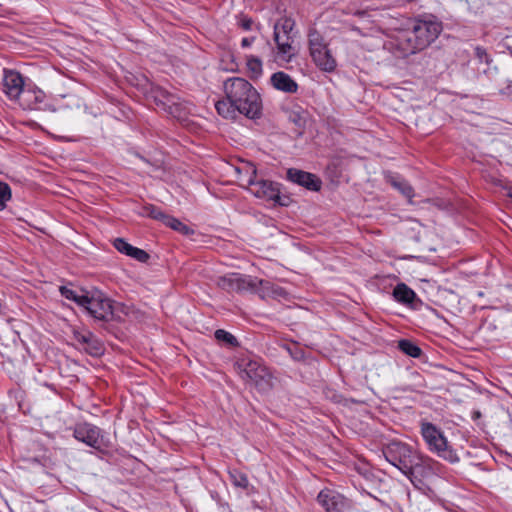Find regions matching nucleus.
<instances>
[{
    "label": "nucleus",
    "mask_w": 512,
    "mask_h": 512,
    "mask_svg": "<svg viewBox=\"0 0 512 512\" xmlns=\"http://www.w3.org/2000/svg\"><path fill=\"white\" fill-rule=\"evenodd\" d=\"M393 296L398 302L403 304H409L415 299L416 294L406 284L400 283L397 284L396 287L394 288Z\"/></svg>",
    "instance_id": "nucleus-23"
},
{
    "label": "nucleus",
    "mask_w": 512,
    "mask_h": 512,
    "mask_svg": "<svg viewBox=\"0 0 512 512\" xmlns=\"http://www.w3.org/2000/svg\"><path fill=\"white\" fill-rule=\"evenodd\" d=\"M92 333L89 331L81 332V331H74L73 337L74 340L77 342V344L84 348V345L89 341V337Z\"/></svg>",
    "instance_id": "nucleus-35"
},
{
    "label": "nucleus",
    "mask_w": 512,
    "mask_h": 512,
    "mask_svg": "<svg viewBox=\"0 0 512 512\" xmlns=\"http://www.w3.org/2000/svg\"><path fill=\"white\" fill-rule=\"evenodd\" d=\"M215 338L218 341L225 342L230 346H236L238 344L236 337L223 329H218L215 331Z\"/></svg>",
    "instance_id": "nucleus-31"
},
{
    "label": "nucleus",
    "mask_w": 512,
    "mask_h": 512,
    "mask_svg": "<svg viewBox=\"0 0 512 512\" xmlns=\"http://www.w3.org/2000/svg\"><path fill=\"white\" fill-rule=\"evenodd\" d=\"M237 369L242 380L255 386L261 392L269 391L273 386V375L259 360L241 359Z\"/></svg>",
    "instance_id": "nucleus-2"
},
{
    "label": "nucleus",
    "mask_w": 512,
    "mask_h": 512,
    "mask_svg": "<svg viewBox=\"0 0 512 512\" xmlns=\"http://www.w3.org/2000/svg\"><path fill=\"white\" fill-rule=\"evenodd\" d=\"M87 291L88 290L86 289L73 290L66 286L60 287L61 295L64 298L75 302L79 307H81V305L83 304Z\"/></svg>",
    "instance_id": "nucleus-24"
},
{
    "label": "nucleus",
    "mask_w": 512,
    "mask_h": 512,
    "mask_svg": "<svg viewBox=\"0 0 512 512\" xmlns=\"http://www.w3.org/2000/svg\"><path fill=\"white\" fill-rule=\"evenodd\" d=\"M423 49L418 47V43L413 40L412 30L398 36L394 43V53L397 57H407Z\"/></svg>",
    "instance_id": "nucleus-18"
},
{
    "label": "nucleus",
    "mask_w": 512,
    "mask_h": 512,
    "mask_svg": "<svg viewBox=\"0 0 512 512\" xmlns=\"http://www.w3.org/2000/svg\"><path fill=\"white\" fill-rule=\"evenodd\" d=\"M442 31L441 22L435 19L418 20L413 26V40L423 50L434 42Z\"/></svg>",
    "instance_id": "nucleus-11"
},
{
    "label": "nucleus",
    "mask_w": 512,
    "mask_h": 512,
    "mask_svg": "<svg viewBox=\"0 0 512 512\" xmlns=\"http://www.w3.org/2000/svg\"><path fill=\"white\" fill-rule=\"evenodd\" d=\"M45 93L38 88H27L24 90L20 98L19 104L28 110H47L50 106L45 101Z\"/></svg>",
    "instance_id": "nucleus-15"
},
{
    "label": "nucleus",
    "mask_w": 512,
    "mask_h": 512,
    "mask_svg": "<svg viewBox=\"0 0 512 512\" xmlns=\"http://www.w3.org/2000/svg\"><path fill=\"white\" fill-rule=\"evenodd\" d=\"M227 99L238 109L239 114L257 119L262 114V101L257 90L241 77L227 79L223 85Z\"/></svg>",
    "instance_id": "nucleus-1"
},
{
    "label": "nucleus",
    "mask_w": 512,
    "mask_h": 512,
    "mask_svg": "<svg viewBox=\"0 0 512 512\" xmlns=\"http://www.w3.org/2000/svg\"><path fill=\"white\" fill-rule=\"evenodd\" d=\"M81 308L97 321L109 322L114 319V301L99 289L87 291Z\"/></svg>",
    "instance_id": "nucleus-3"
},
{
    "label": "nucleus",
    "mask_w": 512,
    "mask_h": 512,
    "mask_svg": "<svg viewBox=\"0 0 512 512\" xmlns=\"http://www.w3.org/2000/svg\"><path fill=\"white\" fill-rule=\"evenodd\" d=\"M114 247L120 252L127 256H130L139 262L145 263L149 259V254L137 247L132 246L122 238H116L114 240Z\"/></svg>",
    "instance_id": "nucleus-20"
},
{
    "label": "nucleus",
    "mask_w": 512,
    "mask_h": 512,
    "mask_svg": "<svg viewBox=\"0 0 512 512\" xmlns=\"http://www.w3.org/2000/svg\"><path fill=\"white\" fill-rule=\"evenodd\" d=\"M437 462L430 457L418 454L412 463L410 472H406L405 476L415 484V481H421V478L428 477L435 472Z\"/></svg>",
    "instance_id": "nucleus-14"
},
{
    "label": "nucleus",
    "mask_w": 512,
    "mask_h": 512,
    "mask_svg": "<svg viewBox=\"0 0 512 512\" xmlns=\"http://www.w3.org/2000/svg\"><path fill=\"white\" fill-rule=\"evenodd\" d=\"M385 179L386 182L389 183L394 189L398 190L403 196L411 201L414 196V189L405 179L392 173L387 174Z\"/></svg>",
    "instance_id": "nucleus-21"
},
{
    "label": "nucleus",
    "mask_w": 512,
    "mask_h": 512,
    "mask_svg": "<svg viewBox=\"0 0 512 512\" xmlns=\"http://www.w3.org/2000/svg\"><path fill=\"white\" fill-rule=\"evenodd\" d=\"M247 68L252 77L257 78L262 74V61L253 55L247 56Z\"/></svg>",
    "instance_id": "nucleus-28"
},
{
    "label": "nucleus",
    "mask_w": 512,
    "mask_h": 512,
    "mask_svg": "<svg viewBox=\"0 0 512 512\" xmlns=\"http://www.w3.org/2000/svg\"><path fill=\"white\" fill-rule=\"evenodd\" d=\"M144 214L152 219L159 220L161 222H163L167 216V214H165L162 210H160L158 207L154 205L145 206Z\"/></svg>",
    "instance_id": "nucleus-32"
},
{
    "label": "nucleus",
    "mask_w": 512,
    "mask_h": 512,
    "mask_svg": "<svg viewBox=\"0 0 512 512\" xmlns=\"http://www.w3.org/2000/svg\"><path fill=\"white\" fill-rule=\"evenodd\" d=\"M383 453L385 459L404 475L410 472L412 463L418 455L408 444L396 441L389 443Z\"/></svg>",
    "instance_id": "nucleus-9"
},
{
    "label": "nucleus",
    "mask_w": 512,
    "mask_h": 512,
    "mask_svg": "<svg viewBox=\"0 0 512 512\" xmlns=\"http://www.w3.org/2000/svg\"><path fill=\"white\" fill-rule=\"evenodd\" d=\"M270 82L275 89L285 93L294 94L298 91V84L290 75L282 71L273 73Z\"/></svg>",
    "instance_id": "nucleus-19"
},
{
    "label": "nucleus",
    "mask_w": 512,
    "mask_h": 512,
    "mask_svg": "<svg viewBox=\"0 0 512 512\" xmlns=\"http://www.w3.org/2000/svg\"><path fill=\"white\" fill-rule=\"evenodd\" d=\"M4 92L13 100H18L24 92V81L20 73L14 70H4Z\"/></svg>",
    "instance_id": "nucleus-16"
},
{
    "label": "nucleus",
    "mask_w": 512,
    "mask_h": 512,
    "mask_svg": "<svg viewBox=\"0 0 512 512\" xmlns=\"http://www.w3.org/2000/svg\"><path fill=\"white\" fill-rule=\"evenodd\" d=\"M254 37H245L242 39L241 41V46L243 48H248L252 45V43L254 42Z\"/></svg>",
    "instance_id": "nucleus-37"
},
{
    "label": "nucleus",
    "mask_w": 512,
    "mask_h": 512,
    "mask_svg": "<svg viewBox=\"0 0 512 512\" xmlns=\"http://www.w3.org/2000/svg\"><path fill=\"white\" fill-rule=\"evenodd\" d=\"M250 170L251 174L246 180L249 191L258 198L274 201L283 205V203L280 202L279 184L264 179L257 180L256 169L251 167Z\"/></svg>",
    "instance_id": "nucleus-10"
},
{
    "label": "nucleus",
    "mask_w": 512,
    "mask_h": 512,
    "mask_svg": "<svg viewBox=\"0 0 512 512\" xmlns=\"http://www.w3.org/2000/svg\"><path fill=\"white\" fill-rule=\"evenodd\" d=\"M73 436L78 441L94 449H100L102 444L101 430L90 423H79L75 426Z\"/></svg>",
    "instance_id": "nucleus-12"
},
{
    "label": "nucleus",
    "mask_w": 512,
    "mask_h": 512,
    "mask_svg": "<svg viewBox=\"0 0 512 512\" xmlns=\"http://www.w3.org/2000/svg\"><path fill=\"white\" fill-rule=\"evenodd\" d=\"M229 477H230L232 484L236 487L246 489L249 485V480H248L246 474H244L238 470L230 471Z\"/></svg>",
    "instance_id": "nucleus-29"
},
{
    "label": "nucleus",
    "mask_w": 512,
    "mask_h": 512,
    "mask_svg": "<svg viewBox=\"0 0 512 512\" xmlns=\"http://www.w3.org/2000/svg\"><path fill=\"white\" fill-rule=\"evenodd\" d=\"M219 285L231 290L252 289L260 294L262 298L278 294V287H275L270 281L258 279L256 277H241L237 274L224 276L220 279Z\"/></svg>",
    "instance_id": "nucleus-5"
},
{
    "label": "nucleus",
    "mask_w": 512,
    "mask_h": 512,
    "mask_svg": "<svg viewBox=\"0 0 512 512\" xmlns=\"http://www.w3.org/2000/svg\"><path fill=\"white\" fill-rule=\"evenodd\" d=\"M162 223L165 224L166 226L172 228L173 230L181 232L183 234L190 233V228L187 225H185L180 220L174 218L171 215L167 214L166 218L164 219V221Z\"/></svg>",
    "instance_id": "nucleus-27"
},
{
    "label": "nucleus",
    "mask_w": 512,
    "mask_h": 512,
    "mask_svg": "<svg viewBox=\"0 0 512 512\" xmlns=\"http://www.w3.org/2000/svg\"><path fill=\"white\" fill-rule=\"evenodd\" d=\"M474 51H475V56L479 60V62L485 63L487 65H490L492 63L493 60L490 57V55L487 53L485 48H483L481 46H477V47H475Z\"/></svg>",
    "instance_id": "nucleus-34"
},
{
    "label": "nucleus",
    "mask_w": 512,
    "mask_h": 512,
    "mask_svg": "<svg viewBox=\"0 0 512 512\" xmlns=\"http://www.w3.org/2000/svg\"><path fill=\"white\" fill-rule=\"evenodd\" d=\"M421 435L430 451L451 463L459 461L455 451L448 446V441L443 432L434 424L426 421L421 422Z\"/></svg>",
    "instance_id": "nucleus-6"
},
{
    "label": "nucleus",
    "mask_w": 512,
    "mask_h": 512,
    "mask_svg": "<svg viewBox=\"0 0 512 512\" xmlns=\"http://www.w3.org/2000/svg\"><path fill=\"white\" fill-rule=\"evenodd\" d=\"M287 178L293 183L301 185L309 190L318 191L321 181L314 174L302 170L290 168L287 171Z\"/></svg>",
    "instance_id": "nucleus-17"
},
{
    "label": "nucleus",
    "mask_w": 512,
    "mask_h": 512,
    "mask_svg": "<svg viewBox=\"0 0 512 512\" xmlns=\"http://www.w3.org/2000/svg\"><path fill=\"white\" fill-rule=\"evenodd\" d=\"M506 191H507V193H506L507 197H509L510 199H512V187H508V188L506 189Z\"/></svg>",
    "instance_id": "nucleus-38"
},
{
    "label": "nucleus",
    "mask_w": 512,
    "mask_h": 512,
    "mask_svg": "<svg viewBox=\"0 0 512 512\" xmlns=\"http://www.w3.org/2000/svg\"><path fill=\"white\" fill-rule=\"evenodd\" d=\"M148 97L154 101L158 108L180 121H183L189 112L187 105L180 101L177 95L160 86H152Z\"/></svg>",
    "instance_id": "nucleus-8"
},
{
    "label": "nucleus",
    "mask_w": 512,
    "mask_h": 512,
    "mask_svg": "<svg viewBox=\"0 0 512 512\" xmlns=\"http://www.w3.org/2000/svg\"><path fill=\"white\" fill-rule=\"evenodd\" d=\"M317 502L326 512H345L348 507L347 499L339 492L329 488L319 492Z\"/></svg>",
    "instance_id": "nucleus-13"
},
{
    "label": "nucleus",
    "mask_w": 512,
    "mask_h": 512,
    "mask_svg": "<svg viewBox=\"0 0 512 512\" xmlns=\"http://www.w3.org/2000/svg\"><path fill=\"white\" fill-rule=\"evenodd\" d=\"M398 348L400 351H402L404 354L413 357V358H419L422 354V350L420 347H418L415 343H413L410 340H400L398 342Z\"/></svg>",
    "instance_id": "nucleus-25"
},
{
    "label": "nucleus",
    "mask_w": 512,
    "mask_h": 512,
    "mask_svg": "<svg viewBox=\"0 0 512 512\" xmlns=\"http://www.w3.org/2000/svg\"><path fill=\"white\" fill-rule=\"evenodd\" d=\"M309 54L313 63L323 72L331 73L337 67V61L333 56L324 37L315 29L308 33Z\"/></svg>",
    "instance_id": "nucleus-4"
},
{
    "label": "nucleus",
    "mask_w": 512,
    "mask_h": 512,
    "mask_svg": "<svg viewBox=\"0 0 512 512\" xmlns=\"http://www.w3.org/2000/svg\"><path fill=\"white\" fill-rule=\"evenodd\" d=\"M215 108L219 115L226 119H236L239 112L236 106L229 99L219 100L215 104Z\"/></svg>",
    "instance_id": "nucleus-22"
},
{
    "label": "nucleus",
    "mask_w": 512,
    "mask_h": 512,
    "mask_svg": "<svg viewBox=\"0 0 512 512\" xmlns=\"http://www.w3.org/2000/svg\"><path fill=\"white\" fill-rule=\"evenodd\" d=\"M295 22L290 17H282L274 24V41L277 46L279 59L290 62L295 56V48L292 46Z\"/></svg>",
    "instance_id": "nucleus-7"
},
{
    "label": "nucleus",
    "mask_w": 512,
    "mask_h": 512,
    "mask_svg": "<svg viewBox=\"0 0 512 512\" xmlns=\"http://www.w3.org/2000/svg\"><path fill=\"white\" fill-rule=\"evenodd\" d=\"M252 24H253V21L250 19V18H247V17H243L240 22H239V25L240 27L245 30V31H248L251 29L252 27Z\"/></svg>",
    "instance_id": "nucleus-36"
},
{
    "label": "nucleus",
    "mask_w": 512,
    "mask_h": 512,
    "mask_svg": "<svg viewBox=\"0 0 512 512\" xmlns=\"http://www.w3.org/2000/svg\"><path fill=\"white\" fill-rule=\"evenodd\" d=\"M11 199V189L7 183L0 181V210L6 207V203Z\"/></svg>",
    "instance_id": "nucleus-33"
},
{
    "label": "nucleus",
    "mask_w": 512,
    "mask_h": 512,
    "mask_svg": "<svg viewBox=\"0 0 512 512\" xmlns=\"http://www.w3.org/2000/svg\"><path fill=\"white\" fill-rule=\"evenodd\" d=\"M283 348L287 351L290 357L295 361H303L305 359V352L296 343L292 345H284Z\"/></svg>",
    "instance_id": "nucleus-30"
},
{
    "label": "nucleus",
    "mask_w": 512,
    "mask_h": 512,
    "mask_svg": "<svg viewBox=\"0 0 512 512\" xmlns=\"http://www.w3.org/2000/svg\"><path fill=\"white\" fill-rule=\"evenodd\" d=\"M83 349L92 356H100L103 353V345L93 333L90 335L89 341H87Z\"/></svg>",
    "instance_id": "nucleus-26"
}]
</instances>
